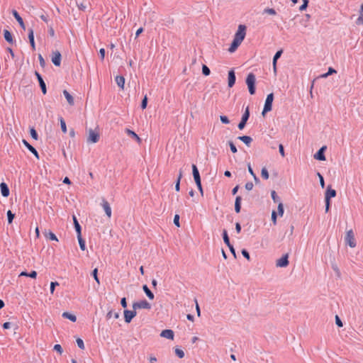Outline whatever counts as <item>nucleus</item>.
Masks as SVG:
<instances>
[{"label": "nucleus", "instance_id": "a878e982", "mask_svg": "<svg viewBox=\"0 0 363 363\" xmlns=\"http://www.w3.org/2000/svg\"><path fill=\"white\" fill-rule=\"evenodd\" d=\"M240 140L242 141L245 144H246L247 146H250V143H252V138L247 135L243 136H239L238 138Z\"/></svg>", "mask_w": 363, "mask_h": 363}, {"label": "nucleus", "instance_id": "473e14b6", "mask_svg": "<svg viewBox=\"0 0 363 363\" xmlns=\"http://www.w3.org/2000/svg\"><path fill=\"white\" fill-rule=\"evenodd\" d=\"M77 238H78L80 249L84 251L86 250V245H85L84 240L82 238V235H77Z\"/></svg>", "mask_w": 363, "mask_h": 363}, {"label": "nucleus", "instance_id": "774afa93", "mask_svg": "<svg viewBox=\"0 0 363 363\" xmlns=\"http://www.w3.org/2000/svg\"><path fill=\"white\" fill-rule=\"evenodd\" d=\"M157 361V358L154 356H150L149 357V363H156Z\"/></svg>", "mask_w": 363, "mask_h": 363}, {"label": "nucleus", "instance_id": "0e129e2a", "mask_svg": "<svg viewBox=\"0 0 363 363\" xmlns=\"http://www.w3.org/2000/svg\"><path fill=\"white\" fill-rule=\"evenodd\" d=\"M253 186H254V185H253V184H252V182H247V183H246V184H245V189H246L247 190L250 191V190H252V189Z\"/></svg>", "mask_w": 363, "mask_h": 363}, {"label": "nucleus", "instance_id": "c03bdc74", "mask_svg": "<svg viewBox=\"0 0 363 363\" xmlns=\"http://www.w3.org/2000/svg\"><path fill=\"white\" fill-rule=\"evenodd\" d=\"M14 216L15 215L13 213H12V212L11 211H8L7 212V217H8V222L9 223H11L13 218H14Z\"/></svg>", "mask_w": 363, "mask_h": 363}, {"label": "nucleus", "instance_id": "052dcab7", "mask_svg": "<svg viewBox=\"0 0 363 363\" xmlns=\"http://www.w3.org/2000/svg\"><path fill=\"white\" fill-rule=\"evenodd\" d=\"M279 151L280 155L284 157L285 156L284 149L282 144H279Z\"/></svg>", "mask_w": 363, "mask_h": 363}, {"label": "nucleus", "instance_id": "72a5a7b5", "mask_svg": "<svg viewBox=\"0 0 363 363\" xmlns=\"http://www.w3.org/2000/svg\"><path fill=\"white\" fill-rule=\"evenodd\" d=\"M182 177V172L180 170L179 175H178L177 181L175 184V189L177 191H179L180 189V181H181Z\"/></svg>", "mask_w": 363, "mask_h": 363}, {"label": "nucleus", "instance_id": "338daca9", "mask_svg": "<svg viewBox=\"0 0 363 363\" xmlns=\"http://www.w3.org/2000/svg\"><path fill=\"white\" fill-rule=\"evenodd\" d=\"M335 323H336L337 325L339 327H342V325H343L342 322L341 321V320L340 319V318L337 315H336V317H335Z\"/></svg>", "mask_w": 363, "mask_h": 363}, {"label": "nucleus", "instance_id": "4c0bfd02", "mask_svg": "<svg viewBox=\"0 0 363 363\" xmlns=\"http://www.w3.org/2000/svg\"><path fill=\"white\" fill-rule=\"evenodd\" d=\"M223 241L224 242L228 245V246H230V240H229V238H228V233L225 230H223Z\"/></svg>", "mask_w": 363, "mask_h": 363}, {"label": "nucleus", "instance_id": "f3484780", "mask_svg": "<svg viewBox=\"0 0 363 363\" xmlns=\"http://www.w3.org/2000/svg\"><path fill=\"white\" fill-rule=\"evenodd\" d=\"M12 13H13V16H14V18H16V20L18 22V23L21 26V27L23 30H25L26 29V26H25L24 22L23 21V18L18 14V13L16 10H13L12 11Z\"/></svg>", "mask_w": 363, "mask_h": 363}, {"label": "nucleus", "instance_id": "a18cd8bd", "mask_svg": "<svg viewBox=\"0 0 363 363\" xmlns=\"http://www.w3.org/2000/svg\"><path fill=\"white\" fill-rule=\"evenodd\" d=\"M59 286V283L57 281H52L50 283V294H53L55 291V286Z\"/></svg>", "mask_w": 363, "mask_h": 363}, {"label": "nucleus", "instance_id": "5fc2aeb1", "mask_svg": "<svg viewBox=\"0 0 363 363\" xmlns=\"http://www.w3.org/2000/svg\"><path fill=\"white\" fill-rule=\"evenodd\" d=\"M54 350H55V351H57L58 353H60V354H61L62 353V352H63V350H62V348L61 345H58V344H57V345H55L54 346Z\"/></svg>", "mask_w": 363, "mask_h": 363}, {"label": "nucleus", "instance_id": "13d9d810", "mask_svg": "<svg viewBox=\"0 0 363 363\" xmlns=\"http://www.w3.org/2000/svg\"><path fill=\"white\" fill-rule=\"evenodd\" d=\"M174 223L175 224V225H177V227H179L180 226V224H179V215H175L174 217Z\"/></svg>", "mask_w": 363, "mask_h": 363}, {"label": "nucleus", "instance_id": "e433bc0d", "mask_svg": "<svg viewBox=\"0 0 363 363\" xmlns=\"http://www.w3.org/2000/svg\"><path fill=\"white\" fill-rule=\"evenodd\" d=\"M174 352H175V354L176 355L179 357V358H183L184 357V352L182 350L178 348V347H176L175 350H174Z\"/></svg>", "mask_w": 363, "mask_h": 363}, {"label": "nucleus", "instance_id": "0eeeda50", "mask_svg": "<svg viewBox=\"0 0 363 363\" xmlns=\"http://www.w3.org/2000/svg\"><path fill=\"white\" fill-rule=\"evenodd\" d=\"M289 255L285 254L281 258L278 259L276 262L277 267H286L289 265Z\"/></svg>", "mask_w": 363, "mask_h": 363}, {"label": "nucleus", "instance_id": "1a4fd4ad", "mask_svg": "<svg viewBox=\"0 0 363 363\" xmlns=\"http://www.w3.org/2000/svg\"><path fill=\"white\" fill-rule=\"evenodd\" d=\"M101 206H102L103 209L104 210L105 213L107 216V217L108 218H110L112 215V211H111V208L109 203L106 200L103 199L102 202H101Z\"/></svg>", "mask_w": 363, "mask_h": 363}, {"label": "nucleus", "instance_id": "c756f323", "mask_svg": "<svg viewBox=\"0 0 363 363\" xmlns=\"http://www.w3.org/2000/svg\"><path fill=\"white\" fill-rule=\"evenodd\" d=\"M4 36L5 40L7 42H9V43H13L12 35L9 30H4Z\"/></svg>", "mask_w": 363, "mask_h": 363}, {"label": "nucleus", "instance_id": "6e6552de", "mask_svg": "<svg viewBox=\"0 0 363 363\" xmlns=\"http://www.w3.org/2000/svg\"><path fill=\"white\" fill-rule=\"evenodd\" d=\"M137 312L136 310L133 311H129V310H125L124 311V319L125 323H129L132 320V319L136 316Z\"/></svg>", "mask_w": 363, "mask_h": 363}, {"label": "nucleus", "instance_id": "20e7f679", "mask_svg": "<svg viewBox=\"0 0 363 363\" xmlns=\"http://www.w3.org/2000/svg\"><path fill=\"white\" fill-rule=\"evenodd\" d=\"M273 100L274 94L272 93L268 94L265 100L264 109L262 111V115H264L265 113L269 112L272 110Z\"/></svg>", "mask_w": 363, "mask_h": 363}, {"label": "nucleus", "instance_id": "423d86ee", "mask_svg": "<svg viewBox=\"0 0 363 363\" xmlns=\"http://www.w3.org/2000/svg\"><path fill=\"white\" fill-rule=\"evenodd\" d=\"M99 140V133L90 129L89 130V135L87 138V141L91 143H96Z\"/></svg>", "mask_w": 363, "mask_h": 363}, {"label": "nucleus", "instance_id": "a19ab883", "mask_svg": "<svg viewBox=\"0 0 363 363\" xmlns=\"http://www.w3.org/2000/svg\"><path fill=\"white\" fill-rule=\"evenodd\" d=\"M277 210H278V213H279V216H281V217L283 216L284 206H283V203L281 202L279 203Z\"/></svg>", "mask_w": 363, "mask_h": 363}, {"label": "nucleus", "instance_id": "c9c22d12", "mask_svg": "<svg viewBox=\"0 0 363 363\" xmlns=\"http://www.w3.org/2000/svg\"><path fill=\"white\" fill-rule=\"evenodd\" d=\"M336 72H336V70H335V69H333V67H329L328 72H326V73H325V74H322L321 77H323V78H326V77H328L329 75H330V74H335V73H336Z\"/></svg>", "mask_w": 363, "mask_h": 363}, {"label": "nucleus", "instance_id": "7c9ffc66", "mask_svg": "<svg viewBox=\"0 0 363 363\" xmlns=\"http://www.w3.org/2000/svg\"><path fill=\"white\" fill-rule=\"evenodd\" d=\"M240 202H241V197L237 196L235 199V211L236 213H240V208H241Z\"/></svg>", "mask_w": 363, "mask_h": 363}, {"label": "nucleus", "instance_id": "f03ea898", "mask_svg": "<svg viewBox=\"0 0 363 363\" xmlns=\"http://www.w3.org/2000/svg\"><path fill=\"white\" fill-rule=\"evenodd\" d=\"M255 76L252 73L248 74L246 79V84L247 85L249 92L250 94L253 95L255 93Z\"/></svg>", "mask_w": 363, "mask_h": 363}, {"label": "nucleus", "instance_id": "cd10ccee", "mask_svg": "<svg viewBox=\"0 0 363 363\" xmlns=\"http://www.w3.org/2000/svg\"><path fill=\"white\" fill-rule=\"evenodd\" d=\"M143 291H145V294L147 295V296L150 299V300H152L154 299V294L150 290V289L147 287V285H144L143 286Z\"/></svg>", "mask_w": 363, "mask_h": 363}, {"label": "nucleus", "instance_id": "4be33fe9", "mask_svg": "<svg viewBox=\"0 0 363 363\" xmlns=\"http://www.w3.org/2000/svg\"><path fill=\"white\" fill-rule=\"evenodd\" d=\"M192 172L195 182H199V180H201L199 172L197 169V167L195 164H192Z\"/></svg>", "mask_w": 363, "mask_h": 363}, {"label": "nucleus", "instance_id": "393cba45", "mask_svg": "<svg viewBox=\"0 0 363 363\" xmlns=\"http://www.w3.org/2000/svg\"><path fill=\"white\" fill-rule=\"evenodd\" d=\"M356 24L358 26L363 25V4L360 6L359 16L356 21Z\"/></svg>", "mask_w": 363, "mask_h": 363}, {"label": "nucleus", "instance_id": "603ef678", "mask_svg": "<svg viewBox=\"0 0 363 363\" xmlns=\"http://www.w3.org/2000/svg\"><path fill=\"white\" fill-rule=\"evenodd\" d=\"M228 144H229V146H230V150L233 152V153H236L237 152V148L235 147V145H234V143L231 141H229L228 142Z\"/></svg>", "mask_w": 363, "mask_h": 363}, {"label": "nucleus", "instance_id": "a211bd4d", "mask_svg": "<svg viewBox=\"0 0 363 363\" xmlns=\"http://www.w3.org/2000/svg\"><path fill=\"white\" fill-rule=\"evenodd\" d=\"M235 82V74L233 70L228 72V86L232 87Z\"/></svg>", "mask_w": 363, "mask_h": 363}, {"label": "nucleus", "instance_id": "8fccbe9b", "mask_svg": "<svg viewBox=\"0 0 363 363\" xmlns=\"http://www.w3.org/2000/svg\"><path fill=\"white\" fill-rule=\"evenodd\" d=\"M97 274H98V269L96 268V269H94L93 270V272H92V275H93V277H94V278L95 281H96L99 284H100V281H99V278H98V275H97Z\"/></svg>", "mask_w": 363, "mask_h": 363}, {"label": "nucleus", "instance_id": "39448f33", "mask_svg": "<svg viewBox=\"0 0 363 363\" xmlns=\"http://www.w3.org/2000/svg\"><path fill=\"white\" fill-rule=\"evenodd\" d=\"M133 308L137 309H150L151 305L146 300H142L138 302H135L133 304Z\"/></svg>", "mask_w": 363, "mask_h": 363}, {"label": "nucleus", "instance_id": "49530a36", "mask_svg": "<svg viewBox=\"0 0 363 363\" xmlns=\"http://www.w3.org/2000/svg\"><path fill=\"white\" fill-rule=\"evenodd\" d=\"M264 12L267 14L272 15V16H274L277 14L276 11L274 9H270V8L265 9Z\"/></svg>", "mask_w": 363, "mask_h": 363}, {"label": "nucleus", "instance_id": "412c9836", "mask_svg": "<svg viewBox=\"0 0 363 363\" xmlns=\"http://www.w3.org/2000/svg\"><path fill=\"white\" fill-rule=\"evenodd\" d=\"M45 237L50 240L58 241L57 236L52 231H45L43 233Z\"/></svg>", "mask_w": 363, "mask_h": 363}, {"label": "nucleus", "instance_id": "864d4df0", "mask_svg": "<svg viewBox=\"0 0 363 363\" xmlns=\"http://www.w3.org/2000/svg\"><path fill=\"white\" fill-rule=\"evenodd\" d=\"M147 96H145V97L143 99L142 103H141V108L143 109H145L147 107Z\"/></svg>", "mask_w": 363, "mask_h": 363}, {"label": "nucleus", "instance_id": "c85d7f7f", "mask_svg": "<svg viewBox=\"0 0 363 363\" xmlns=\"http://www.w3.org/2000/svg\"><path fill=\"white\" fill-rule=\"evenodd\" d=\"M72 218H73L75 230L77 233V235H81V226H80L79 223H78V220L75 216H73Z\"/></svg>", "mask_w": 363, "mask_h": 363}, {"label": "nucleus", "instance_id": "f257e3e1", "mask_svg": "<svg viewBox=\"0 0 363 363\" xmlns=\"http://www.w3.org/2000/svg\"><path fill=\"white\" fill-rule=\"evenodd\" d=\"M246 29L247 28L245 25L240 24L238 26V30L234 35L233 40L228 48V51L230 53L234 52L245 39L246 35Z\"/></svg>", "mask_w": 363, "mask_h": 363}, {"label": "nucleus", "instance_id": "7ed1b4c3", "mask_svg": "<svg viewBox=\"0 0 363 363\" xmlns=\"http://www.w3.org/2000/svg\"><path fill=\"white\" fill-rule=\"evenodd\" d=\"M345 242L352 248L356 247V240L352 230H349L347 231L345 235Z\"/></svg>", "mask_w": 363, "mask_h": 363}, {"label": "nucleus", "instance_id": "f704fd0d", "mask_svg": "<svg viewBox=\"0 0 363 363\" xmlns=\"http://www.w3.org/2000/svg\"><path fill=\"white\" fill-rule=\"evenodd\" d=\"M59 121H60V126H61L62 131L64 133H66L67 130V126H66V123H65V120L62 117H60Z\"/></svg>", "mask_w": 363, "mask_h": 363}, {"label": "nucleus", "instance_id": "9b49d317", "mask_svg": "<svg viewBox=\"0 0 363 363\" xmlns=\"http://www.w3.org/2000/svg\"><path fill=\"white\" fill-rule=\"evenodd\" d=\"M327 149L326 146H323L314 155V158L317 160L325 161L326 160L324 155V152Z\"/></svg>", "mask_w": 363, "mask_h": 363}, {"label": "nucleus", "instance_id": "dca6fc26", "mask_svg": "<svg viewBox=\"0 0 363 363\" xmlns=\"http://www.w3.org/2000/svg\"><path fill=\"white\" fill-rule=\"evenodd\" d=\"M336 196V191L328 186L325 194V200H330L331 198H333Z\"/></svg>", "mask_w": 363, "mask_h": 363}, {"label": "nucleus", "instance_id": "09e8293b", "mask_svg": "<svg viewBox=\"0 0 363 363\" xmlns=\"http://www.w3.org/2000/svg\"><path fill=\"white\" fill-rule=\"evenodd\" d=\"M308 4V0H303V4L300 6L299 10L303 11L306 9Z\"/></svg>", "mask_w": 363, "mask_h": 363}, {"label": "nucleus", "instance_id": "69168bd1", "mask_svg": "<svg viewBox=\"0 0 363 363\" xmlns=\"http://www.w3.org/2000/svg\"><path fill=\"white\" fill-rule=\"evenodd\" d=\"M318 177L320 179V186L323 188L325 186V182H324L323 177V176L320 173H318Z\"/></svg>", "mask_w": 363, "mask_h": 363}, {"label": "nucleus", "instance_id": "6ab92c4d", "mask_svg": "<svg viewBox=\"0 0 363 363\" xmlns=\"http://www.w3.org/2000/svg\"><path fill=\"white\" fill-rule=\"evenodd\" d=\"M28 39L30 41V46L33 50H35V44L34 40V32L33 29H29L28 30Z\"/></svg>", "mask_w": 363, "mask_h": 363}, {"label": "nucleus", "instance_id": "4d7b16f0", "mask_svg": "<svg viewBox=\"0 0 363 363\" xmlns=\"http://www.w3.org/2000/svg\"><path fill=\"white\" fill-rule=\"evenodd\" d=\"M277 212L273 211L272 213V220L274 225L277 224Z\"/></svg>", "mask_w": 363, "mask_h": 363}, {"label": "nucleus", "instance_id": "9d476101", "mask_svg": "<svg viewBox=\"0 0 363 363\" xmlns=\"http://www.w3.org/2000/svg\"><path fill=\"white\" fill-rule=\"evenodd\" d=\"M52 63L57 66L60 67L61 65V54L59 51H55L52 55Z\"/></svg>", "mask_w": 363, "mask_h": 363}, {"label": "nucleus", "instance_id": "aec40b11", "mask_svg": "<svg viewBox=\"0 0 363 363\" xmlns=\"http://www.w3.org/2000/svg\"><path fill=\"white\" fill-rule=\"evenodd\" d=\"M23 145L37 157L38 158V153L37 150L31 145H30L26 140H23Z\"/></svg>", "mask_w": 363, "mask_h": 363}, {"label": "nucleus", "instance_id": "e2e57ef3", "mask_svg": "<svg viewBox=\"0 0 363 363\" xmlns=\"http://www.w3.org/2000/svg\"><path fill=\"white\" fill-rule=\"evenodd\" d=\"M271 196H272V198L273 199V201L274 202H277L278 201V196L277 195V193L275 191H272V193H271Z\"/></svg>", "mask_w": 363, "mask_h": 363}, {"label": "nucleus", "instance_id": "3c124183", "mask_svg": "<svg viewBox=\"0 0 363 363\" xmlns=\"http://www.w3.org/2000/svg\"><path fill=\"white\" fill-rule=\"evenodd\" d=\"M77 344L80 349H82V350L84 349V344L83 340L81 338L77 339Z\"/></svg>", "mask_w": 363, "mask_h": 363}, {"label": "nucleus", "instance_id": "2eb2a0df", "mask_svg": "<svg viewBox=\"0 0 363 363\" xmlns=\"http://www.w3.org/2000/svg\"><path fill=\"white\" fill-rule=\"evenodd\" d=\"M0 189L1 195L4 197H8L9 196V189L6 183L1 182L0 184Z\"/></svg>", "mask_w": 363, "mask_h": 363}, {"label": "nucleus", "instance_id": "58836bf2", "mask_svg": "<svg viewBox=\"0 0 363 363\" xmlns=\"http://www.w3.org/2000/svg\"><path fill=\"white\" fill-rule=\"evenodd\" d=\"M261 175L263 179H269V172L266 167H263L261 171Z\"/></svg>", "mask_w": 363, "mask_h": 363}, {"label": "nucleus", "instance_id": "ea45409f", "mask_svg": "<svg viewBox=\"0 0 363 363\" xmlns=\"http://www.w3.org/2000/svg\"><path fill=\"white\" fill-rule=\"evenodd\" d=\"M249 116H250V111H249V107H247L246 109H245V111L244 113V114L242 115V121H245L247 122V121L248 120L249 118Z\"/></svg>", "mask_w": 363, "mask_h": 363}, {"label": "nucleus", "instance_id": "79ce46f5", "mask_svg": "<svg viewBox=\"0 0 363 363\" xmlns=\"http://www.w3.org/2000/svg\"><path fill=\"white\" fill-rule=\"evenodd\" d=\"M112 316H113V317H114V318L118 319V317H119V315H118V313H113L112 311H110L107 313L106 317H107L108 318H111Z\"/></svg>", "mask_w": 363, "mask_h": 363}, {"label": "nucleus", "instance_id": "6e6d98bb", "mask_svg": "<svg viewBox=\"0 0 363 363\" xmlns=\"http://www.w3.org/2000/svg\"><path fill=\"white\" fill-rule=\"evenodd\" d=\"M220 119L223 123L228 124L230 123L228 117L225 116H220Z\"/></svg>", "mask_w": 363, "mask_h": 363}, {"label": "nucleus", "instance_id": "37998d69", "mask_svg": "<svg viewBox=\"0 0 363 363\" xmlns=\"http://www.w3.org/2000/svg\"><path fill=\"white\" fill-rule=\"evenodd\" d=\"M202 72L205 76H208L211 73L209 68L205 65L202 67Z\"/></svg>", "mask_w": 363, "mask_h": 363}, {"label": "nucleus", "instance_id": "bb28decb", "mask_svg": "<svg viewBox=\"0 0 363 363\" xmlns=\"http://www.w3.org/2000/svg\"><path fill=\"white\" fill-rule=\"evenodd\" d=\"M116 84H118V86L119 87H121V89L124 88L125 79H124L123 77H122V76H117L116 77Z\"/></svg>", "mask_w": 363, "mask_h": 363}, {"label": "nucleus", "instance_id": "f8f14e48", "mask_svg": "<svg viewBox=\"0 0 363 363\" xmlns=\"http://www.w3.org/2000/svg\"><path fill=\"white\" fill-rule=\"evenodd\" d=\"M160 336L162 337L169 339V340H173L174 334L173 330L167 329V330H164L161 332Z\"/></svg>", "mask_w": 363, "mask_h": 363}, {"label": "nucleus", "instance_id": "2f4dec72", "mask_svg": "<svg viewBox=\"0 0 363 363\" xmlns=\"http://www.w3.org/2000/svg\"><path fill=\"white\" fill-rule=\"evenodd\" d=\"M62 317L65 318H67V319L70 320L72 322H75L77 320L76 316L74 315H73V314H71V313H68V312H64L62 313Z\"/></svg>", "mask_w": 363, "mask_h": 363}, {"label": "nucleus", "instance_id": "4468645a", "mask_svg": "<svg viewBox=\"0 0 363 363\" xmlns=\"http://www.w3.org/2000/svg\"><path fill=\"white\" fill-rule=\"evenodd\" d=\"M125 133L131 137L133 139H134L138 144H141L142 140L141 138L133 130L126 128Z\"/></svg>", "mask_w": 363, "mask_h": 363}, {"label": "nucleus", "instance_id": "bf43d9fd", "mask_svg": "<svg viewBox=\"0 0 363 363\" xmlns=\"http://www.w3.org/2000/svg\"><path fill=\"white\" fill-rule=\"evenodd\" d=\"M105 53H106V51H105V49L104 48H101L99 50V55H100V58L101 60L103 61L104 60V57H105Z\"/></svg>", "mask_w": 363, "mask_h": 363}, {"label": "nucleus", "instance_id": "680f3d73", "mask_svg": "<svg viewBox=\"0 0 363 363\" xmlns=\"http://www.w3.org/2000/svg\"><path fill=\"white\" fill-rule=\"evenodd\" d=\"M242 254L247 260L250 259V254L246 250H242Z\"/></svg>", "mask_w": 363, "mask_h": 363}, {"label": "nucleus", "instance_id": "5701e85b", "mask_svg": "<svg viewBox=\"0 0 363 363\" xmlns=\"http://www.w3.org/2000/svg\"><path fill=\"white\" fill-rule=\"evenodd\" d=\"M63 94L65 96L68 104L70 106H73L74 104V99H73L72 96L67 90L63 91Z\"/></svg>", "mask_w": 363, "mask_h": 363}, {"label": "nucleus", "instance_id": "ddd939ff", "mask_svg": "<svg viewBox=\"0 0 363 363\" xmlns=\"http://www.w3.org/2000/svg\"><path fill=\"white\" fill-rule=\"evenodd\" d=\"M35 76L38 78V80L39 82L40 86L41 88L42 92L44 94H45L46 92H47V89H46V85H45V82L43 81L42 77L40 76V74L38 72H35Z\"/></svg>", "mask_w": 363, "mask_h": 363}, {"label": "nucleus", "instance_id": "de8ad7c7", "mask_svg": "<svg viewBox=\"0 0 363 363\" xmlns=\"http://www.w3.org/2000/svg\"><path fill=\"white\" fill-rule=\"evenodd\" d=\"M30 133L31 137L33 139L38 140V133H37L36 130L33 128H30Z\"/></svg>", "mask_w": 363, "mask_h": 363}, {"label": "nucleus", "instance_id": "b1692460", "mask_svg": "<svg viewBox=\"0 0 363 363\" xmlns=\"http://www.w3.org/2000/svg\"><path fill=\"white\" fill-rule=\"evenodd\" d=\"M281 53H282V50H279V51H277L276 52V54L274 56V58H273V69H274V72L277 71V61L281 57Z\"/></svg>", "mask_w": 363, "mask_h": 363}]
</instances>
